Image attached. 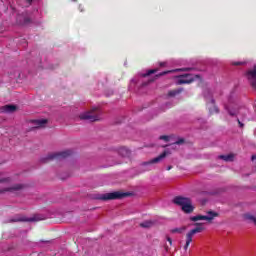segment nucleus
I'll return each mask as SVG.
<instances>
[{
    "instance_id": "obj_1",
    "label": "nucleus",
    "mask_w": 256,
    "mask_h": 256,
    "mask_svg": "<svg viewBox=\"0 0 256 256\" xmlns=\"http://www.w3.org/2000/svg\"><path fill=\"white\" fill-rule=\"evenodd\" d=\"M70 155H73V150H65L62 152H54L48 154L46 157H42L40 159L41 163H49V161L57 160L61 161V159H67V157H70Z\"/></svg>"
},
{
    "instance_id": "obj_2",
    "label": "nucleus",
    "mask_w": 256,
    "mask_h": 256,
    "mask_svg": "<svg viewBox=\"0 0 256 256\" xmlns=\"http://www.w3.org/2000/svg\"><path fill=\"white\" fill-rule=\"evenodd\" d=\"M173 202L175 205H179L184 213H193V210L195 209V207H193L191 204V199L189 198L177 196L174 198Z\"/></svg>"
},
{
    "instance_id": "obj_3",
    "label": "nucleus",
    "mask_w": 256,
    "mask_h": 256,
    "mask_svg": "<svg viewBox=\"0 0 256 256\" xmlns=\"http://www.w3.org/2000/svg\"><path fill=\"white\" fill-rule=\"evenodd\" d=\"M101 115V110L98 107H94L91 111L84 112L80 114V119L83 121H90L91 123L99 121Z\"/></svg>"
},
{
    "instance_id": "obj_4",
    "label": "nucleus",
    "mask_w": 256,
    "mask_h": 256,
    "mask_svg": "<svg viewBox=\"0 0 256 256\" xmlns=\"http://www.w3.org/2000/svg\"><path fill=\"white\" fill-rule=\"evenodd\" d=\"M234 97H235V93H231L228 98L229 104L225 105V109L226 111H228L229 115L231 117H235L237 115H240V113H247V109L245 108H240L239 110H237V108L232 106L233 103H235Z\"/></svg>"
},
{
    "instance_id": "obj_5",
    "label": "nucleus",
    "mask_w": 256,
    "mask_h": 256,
    "mask_svg": "<svg viewBox=\"0 0 256 256\" xmlns=\"http://www.w3.org/2000/svg\"><path fill=\"white\" fill-rule=\"evenodd\" d=\"M196 227L192 230H190L187 234H186V243L184 245V250L187 251V249H189V246L191 245V243L193 242V237L195 235H197V233H202L203 231V225L200 223H196L195 224Z\"/></svg>"
},
{
    "instance_id": "obj_6",
    "label": "nucleus",
    "mask_w": 256,
    "mask_h": 256,
    "mask_svg": "<svg viewBox=\"0 0 256 256\" xmlns=\"http://www.w3.org/2000/svg\"><path fill=\"white\" fill-rule=\"evenodd\" d=\"M129 195H131V193L129 192H111V193H106V194H102L99 199H101V201H113L115 199H124V197H129Z\"/></svg>"
},
{
    "instance_id": "obj_7",
    "label": "nucleus",
    "mask_w": 256,
    "mask_h": 256,
    "mask_svg": "<svg viewBox=\"0 0 256 256\" xmlns=\"http://www.w3.org/2000/svg\"><path fill=\"white\" fill-rule=\"evenodd\" d=\"M204 97L207 102V107L209 109V113L213 115V113H219V108L215 106V99H213V95L211 94V91L206 90L204 92Z\"/></svg>"
},
{
    "instance_id": "obj_8",
    "label": "nucleus",
    "mask_w": 256,
    "mask_h": 256,
    "mask_svg": "<svg viewBox=\"0 0 256 256\" xmlns=\"http://www.w3.org/2000/svg\"><path fill=\"white\" fill-rule=\"evenodd\" d=\"M10 221H11V223H17L19 221H25V222H28V223H33L35 221H43V216L34 215L33 217L27 218L23 215H16Z\"/></svg>"
},
{
    "instance_id": "obj_9",
    "label": "nucleus",
    "mask_w": 256,
    "mask_h": 256,
    "mask_svg": "<svg viewBox=\"0 0 256 256\" xmlns=\"http://www.w3.org/2000/svg\"><path fill=\"white\" fill-rule=\"evenodd\" d=\"M193 81H195V77L193 76V74L187 73V74H182L178 76L176 83L177 85H185V84L193 83Z\"/></svg>"
},
{
    "instance_id": "obj_10",
    "label": "nucleus",
    "mask_w": 256,
    "mask_h": 256,
    "mask_svg": "<svg viewBox=\"0 0 256 256\" xmlns=\"http://www.w3.org/2000/svg\"><path fill=\"white\" fill-rule=\"evenodd\" d=\"M217 217V213L210 211L208 212V215H197V216H192L190 218V221H213Z\"/></svg>"
},
{
    "instance_id": "obj_11",
    "label": "nucleus",
    "mask_w": 256,
    "mask_h": 256,
    "mask_svg": "<svg viewBox=\"0 0 256 256\" xmlns=\"http://www.w3.org/2000/svg\"><path fill=\"white\" fill-rule=\"evenodd\" d=\"M16 21L18 25H29V23H31V16H29V13L25 12L19 14L16 18Z\"/></svg>"
},
{
    "instance_id": "obj_12",
    "label": "nucleus",
    "mask_w": 256,
    "mask_h": 256,
    "mask_svg": "<svg viewBox=\"0 0 256 256\" xmlns=\"http://www.w3.org/2000/svg\"><path fill=\"white\" fill-rule=\"evenodd\" d=\"M248 79H249L252 87H254V89H256V65L254 66L253 70H250L248 72Z\"/></svg>"
},
{
    "instance_id": "obj_13",
    "label": "nucleus",
    "mask_w": 256,
    "mask_h": 256,
    "mask_svg": "<svg viewBox=\"0 0 256 256\" xmlns=\"http://www.w3.org/2000/svg\"><path fill=\"white\" fill-rule=\"evenodd\" d=\"M17 111V106L15 105H4L0 108V113H15Z\"/></svg>"
},
{
    "instance_id": "obj_14",
    "label": "nucleus",
    "mask_w": 256,
    "mask_h": 256,
    "mask_svg": "<svg viewBox=\"0 0 256 256\" xmlns=\"http://www.w3.org/2000/svg\"><path fill=\"white\" fill-rule=\"evenodd\" d=\"M167 155H169V152L164 151L162 154H160L158 157L153 158L152 160H150L149 162L146 163V165H153L154 163H161L162 159H165V157H167Z\"/></svg>"
},
{
    "instance_id": "obj_15",
    "label": "nucleus",
    "mask_w": 256,
    "mask_h": 256,
    "mask_svg": "<svg viewBox=\"0 0 256 256\" xmlns=\"http://www.w3.org/2000/svg\"><path fill=\"white\" fill-rule=\"evenodd\" d=\"M32 123L36 125L37 129H41L47 125V119L33 120Z\"/></svg>"
},
{
    "instance_id": "obj_16",
    "label": "nucleus",
    "mask_w": 256,
    "mask_h": 256,
    "mask_svg": "<svg viewBox=\"0 0 256 256\" xmlns=\"http://www.w3.org/2000/svg\"><path fill=\"white\" fill-rule=\"evenodd\" d=\"M118 154L121 155V157H129V155H131V151L126 147H120L118 149Z\"/></svg>"
},
{
    "instance_id": "obj_17",
    "label": "nucleus",
    "mask_w": 256,
    "mask_h": 256,
    "mask_svg": "<svg viewBox=\"0 0 256 256\" xmlns=\"http://www.w3.org/2000/svg\"><path fill=\"white\" fill-rule=\"evenodd\" d=\"M218 159H222V161H226V163H231L233 159H235V156L233 154L220 155Z\"/></svg>"
},
{
    "instance_id": "obj_18",
    "label": "nucleus",
    "mask_w": 256,
    "mask_h": 256,
    "mask_svg": "<svg viewBox=\"0 0 256 256\" xmlns=\"http://www.w3.org/2000/svg\"><path fill=\"white\" fill-rule=\"evenodd\" d=\"M140 227H143L144 229H149V228L153 227V221L146 220V221L140 223Z\"/></svg>"
},
{
    "instance_id": "obj_19",
    "label": "nucleus",
    "mask_w": 256,
    "mask_h": 256,
    "mask_svg": "<svg viewBox=\"0 0 256 256\" xmlns=\"http://www.w3.org/2000/svg\"><path fill=\"white\" fill-rule=\"evenodd\" d=\"M9 77H10V79H19V78H21V72H19L17 70L10 72Z\"/></svg>"
},
{
    "instance_id": "obj_20",
    "label": "nucleus",
    "mask_w": 256,
    "mask_h": 256,
    "mask_svg": "<svg viewBox=\"0 0 256 256\" xmlns=\"http://www.w3.org/2000/svg\"><path fill=\"white\" fill-rule=\"evenodd\" d=\"M23 189L22 184H15L14 186L7 188L5 191H21Z\"/></svg>"
},
{
    "instance_id": "obj_21",
    "label": "nucleus",
    "mask_w": 256,
    "mask_h": 256,
    "mask_svg": "<svg viewBox=\"0 0 256 256\" xmlns=\"http://www.w3.org/2000/svg\"><path fill=\"white\" fill-rule=\"evenodd\" d=\"M185 229H187V227H185V226H182V227H180V228H173L172 230H171V233H178L179 235H181V233H183V231H185Z\"/></svg>"
},
{
    "instance_id": "obj_22",
    "label": "nucleus",
    "mask_w": 256,
    "mask_h": 256,
    "mask_svg": "<svg viewBox=\"0 0 256 256\" xmlns=\"http://www.w3.org/2000/svg\"><path fill=\"white\" fill-rule=\"evenodd\" d=\"M245 219H247V221H251L252 223H254L256 225V217L255 216H253L251 214H246Z\"/></svg>"
},
{
    "instance_id": "obj_23",
    "label": "nucleus",
    "mask_w": 256,
    "mask_h": 256,
    "mask_svg": "<svg viewBox=\"0 0 256 256\" xmlns=\"http://www.w3.org/2000/svg\"><path fill=\"white\" fill-rule=\"evenodd\" d=\"M179 93H181V89L171 90V91L168 93V96H169V97H175L176 95H179Z\"/></svg>"
},
{
    "instance_id": "obj_24",
    "label": "nucleus",
    "mask_w": 256,
    "mask_h": 256,
    "mask_svg": "<svg viewBox=\"0 0 256 256\" xmlns=\"http://www.w3.org/2000/svg\"><path fill=\"white\" fill-rule=\"evenodd\" d=\"M153 73H157V69L148 70L147 73L141 74V77H149V75H153Z\"/></svg>"
},
{
    "instance_id": "obj_25",
    "label": "nucleus",
    "mask_w": 256,
    "mask_h": 256,
    "mask_svg": "<svg viewBox=\"0 0 256 256\" xmlns=\"http://www.w3.org/2000/svg\"><path fill=\"white\" fill-rule=\"evenodd\" d=\"M184 141L185 140L180 139V140L176 141L174 144H172V147H175V145H183Z\"/></svg>"
},
{
    "instance_id": "obj_26",
    "label": "nucleus",
    "mask_w": 256,
    "mask_h": 256,
    "mask_svg": "<svg viewBox=\"0 0 256 256\" xmlns=\"http://www.w3.org/2000/svg\"><path fill=\"white\" fill-rule=\"evenodd\" d=\"M159 139L162 141H165L166 143L169 142V136L163 135V136H160Z\"/></svg>"
},
{
    "instance_id": "obj_27",
    "label": "nucleus",
    "mask_w": 256,
    "mask_h": 256,
    "mask_svg": "<svg viewBox=\"0 0 256 256\" xmlns=\"http://www.w3.org/2000/svg\"><path fill=\"white\" fill-rule=\"evenodd\" d=\"M245 62H233L232 65H244Z\"/></svg>"
},
{
    "instance_id": "obj_28",
    "label": "nucleus",
    "mask_w": 256,
    "mask_h": 256,
    "mask_svg": "<svg viewBox=\"0 0 256 256\" xmlns=\"http://www.w3.org/2000/svg\"><path fill=\"white\" fill-rule=\"evenodd\" d=\"M239 127L243 128L244 124L241 122V120L237 119Z\"/></svg>"
},
{
    "instance_id": "obj_29",
    "label": "nucleus",
    "mask_w": 256,
    "mask_h": 256,
    "mask_svg": "<svg viewBox=\"0 0 256 256\" xmlns=\"http://www.w3.org/2000/svg\"><path fill=\"white\" fill-rule=\"evenodd\" d=\"M167 241H168L169 245H173V240L171 238L168 237Z\"/></svg>"
},
{
    "instance_id": "obj_30",
    "label": "nucleus",
    "mask_w": 256,
    "mask_h": 256,
    "mask_svg": "<svg viewBox=\"0 0 256 256\" xmlns=\"http://www.w3.org/2000/svg\"><path fill=\"white\" fill-rule=\"evenodd\" d=\"M5 181H7V178L0 179V183H5Z\"/></svg>"
},
{
    "instance_id": "obj_31",
    "label": "nucleus",
    "mask_w": 256,
    "mask_h": 256,
    "mask_svg": "<svg viewBox=\"0 0 256 256\" xmlns=\"http://www.w3.org/2000/svg\"><path fill=\"white\" fill-rule=\"evenodd\" d=\"M167 73H168V72H162V73L159 74V76L161 77V76H163V75H167Z\"/></svg>"
},
{
    "instance_id": "obj_32",
    "label": "nucleus",
    "mask_w": 256,
    "mask_h": 256,
    "mask_svg": "<svg viewBox=\"0 0 256 256\" xmlns=\"http://www.w3.org/2000/svg\"><path fill=\"white\" fill-rule=\"evenodd\" d=\"M193 68H184L183 71H191Z\"/></svg>"
},
{
    "instance_id": "obj_33",
    "label": "nucleus",
    "mask_w": 256,
    "mask_h": 256,
    "mask_svg": "<svg viewBox=\"0 0 256 256\" xmlns=\"http://www.w3.org/2000/svg\"><path fill=\"white\" fill-rule=\"evenodd\" d=\"M171 169H173V166H168L167 167V171H171Z\"/></svg>"
},
{
    "instance_id": "obj_34",
    "label": "nucleus",
    "mask_w": 256,
    "mask_h": 256,
    "mask_svg": "<svg viewBox=\"0 0 256 256\" xmlns=\"http://www.w3.org/2000/svg\"><path fill=\"white\" fill-rule=\"evenodd\" d=\"M160 67H165V62H161Z\"/></svg>"
},
{
    "instance_id": "obj_35",
    "label": "nucleus",
    "mask_w": 256,
    "mask_h": 256,
    "mask_svg": "<svg viewBox=\"0 0 256 256\" xmlns=\"http://www.w3.org/2000/svg\"><path fill=\"white\" fill-rule=\"evenodd\" d=\"M27 1V3H31L33 0H26Z\"/></svg>"
},
{
    "instance_id": "obj_36",
    "label": "nucleus",
    "mask_w": 256,
    "mask_h": 256,
    "mask_svg": "<svg viewBox=\"0 0 256 256\" xmlns=\"http://www.w3.org/2000/svg\"><path fill=\"white\" fill-rule=\"evenodd\" d=\"M0 193H3V190H0Z\"/></svg>"
},
{
    "instance_id": "obj_37",
    "label": "nucleus",
    "mask_w": 256,
    "mask_h": 256,
    "mask_svg": "<svg viewBox=\"0 0 256 256\" xmlns=\"http://www.w3.org/2000/svg\"><path fill=\"white\" fill-rule=\"evenodd\" d=\"M143 85H147V83H144Z\"/></svg>"
}]
</instances>
